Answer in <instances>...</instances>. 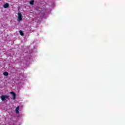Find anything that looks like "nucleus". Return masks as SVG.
<instances>
[{
	"mask_svg": "<svg viewBox=\"0 0 125 125\" xmlns=\"http://www.w3.org/2000/svg\"><path fill=\"white\" fill-rule=\"evenodd\" d=\"M10 93L13 95V100H15V99H16V94H15L14 92H13V91L11 92Z\"/></svg>",
	"mask_w": 125,
	"mask_h": 125,
	"instance_id": "4",
	"label": "nucleus"
},
{
	"mask_svg": "<svg viewBox=\"0 0 125 125\" xmlns=\"http://www.w3.org/2000/svg\"><path fill=\"white\" fill-rule=\"evenodd\" d=\"M30 4L33 5L34 4V0H31L30 1Z\"/></svg>",
	"mask_w": 125,
	"mask_h": 125,
	"instance_id": "9",
	"label": "nucleus"
},
{
	"mask_svg": "<svg viewBox=\"0 0 125 125\" xmlns=\"http://www.w3.org/2000/svg\"><path fill=\"white\" fill-rule=\"evenodd\" d=\"M10 93L13 95V100H15V99H16V94H15L14 92H13V91L11 92Z\"/></svg>",
	"mask_w": 125,
	"mask_h": 125,
	"instance_id": "3",
	"label": "nucleus"
},
{
	"mask_svg": "<svg viewBox=\"0 0 125 125\" xmlns=\"http://www.w3.org/2000/svg\"><path fill=\"white\" fill-rule=\"evenodd\" d=\"M3 75H4V76H8V72H3Z\"/></svg>",
	"mask_w": 125,
	"mask_h": 125,
	"instance_id": "8",
	"label": "nucleus"
},
{
	"mask_svg": "<svg viewBox=\"0 0 125 125\" xmlns=\"http://www.w3.org/2000/svg\"><path fill=\"white\" fill-rule=\"evenodd\" d=\"M18 15L19 21H22V14L20 13H18Z\"/></svg>",
	"mask_w": 125,
	"mask_h": 125,
	"instance_id": "2",
	"label": "nucleus"
},
{
	"mask_svg": "<svg viewBox=\"0 0 125 125\" xmlns=\"http://www.w3.org/2000/svg\"><path fill=\"white\" fill-rule=\"evenodd\" d=\"M20 34L21 36H22V37L24 36V33H23V31H22L21 30L20 31Z\"/></svg>",
	"mask_w": 125,
	"mask_h": 125,
	"instance_id": "7",
	"label": "nucleus"
},
{
	"mask_svg": "<svg viewBox=\"0 0 125 125\" xmlns=\"http://www.w3.org/2000/svg\"><path fill=\"white\" fill-rule=\"evenodd\" d=\"M19 109L20 107L19 106H18L16 108V112L17 114H19Z\"/></svg>",
	"mask_w": 125,
	"mask_h": 125,
	"instance_id": "5",
	"label": "nucleus"
},
{
	"mask_svg": "<svg viewBox=\"0 0 125 125\" xmlns=\"http://www.w3.org/2000/svg\"><path fill=\"white\" fill-rule=\"evenodd\" d=\"M1 100H2V101H6L7 99H9V96L7 95H2L0 97Z\"/></svg>",
	"mask_w": 125,
	"mask_h": 125,
	"instance_id": "1",
	"label": "nucleus"
},
{
	"mask_svg": "<svg viewBox=\"0 0 125 125\" xmlns=\"http://www.w3.org/2000/svg\"><path fill=\"white\" fill-rule=\"evenodd\" d=\"M8 6H9V4H8V3H7L4 4V8H7V7H8Z\"/></svg>",
	"mask_w": 125,
	"mask_h": 125,
	"instance_id": "6",
	"label": "nucleus"
}]
</instances>
